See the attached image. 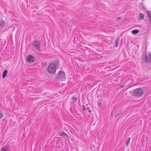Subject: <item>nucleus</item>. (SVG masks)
I'll return each instance as SVG.
<instances>
[{
  "mask_svg": "<svg viewBox=\"0 0 151 151\" xmlns=\"http://www.w3.org/2000/svg\"><path fill=\"white\" fill-rule=\"evenodd\" d=\"M121 17H118L117 18V19H121Z\"/></svg>",
  "mask_w": 151,
  "mask_h": 151,
  "instance_id": "nucleus-20",
  "label": "nucleus"
},
{
  "mask_svg": "<svg viewBox=\"0 0 151 151\" xmlns=\"http://www.w3.org/2000/svg\"><path fill=\"white\" fill-rule=\"evenodd\" d=\"M5 22L3 20L1 21V22L0 23V24L1 26H3L5 25Z\"/></svg>",
  "mask_w": 151,
  "mask_h": 151,
  "instance_id": "nucleus-14",
  "label": "nucleus"
},
{
  "mask_svg": "<svg viewBox=\"0 0 151 151\" xmlns=\"http://www.w3.org/2000/svg\"><path fill=\"white\" fill-rule=\"evenodd\" d=\"M89 107H87V108H86V109H89Z\"/></svg>",
  "mask_w": 151,
  "mask_h": 151,
  "instance_id": "nucleus-21",
  "label": "nucleus"
},
{
  "mask_svg": "<svg viewBox=\"0 0 151 151\" xmlns=\"http://www.w3.org/2000/svg\"><path fill=\"white\" fill-rule=\"evenodd\" d=\"M27 60L29 62H33L35 59L34 57L32 55H29L27 57Z\"/></svg>",
  "mask_w": 151,
  "mask_h": 151,
  "instance_id": "nucleus-6",
  "label": "nucleus"
},
{
  "mask_svg": "<svg viewBox=\"0 0 151 151\" xmlns=\"http://www.w3.org/2000/svg\"><path fill=\"white\" fill-rule=\"evenodd\" d=\"M140 17L141 18V19H143L144 17V15L142 13H140Z\"/></svg>",
  "mask_w": 151,
  "mask_h": 151,
  "instance_id": "nucleus-16",
  "label": "nucleus"
},
{
  "mask_svg": "<svg viewBox=\"0 0 151 151\" xmlns=\"http://www.w3.org/2000/svg\"><path fill=\"white\" fill-rule=\"evenodd\" d=\"M56 70V66L55 64L52 63L49 65L48 68V71L49 73L52 74L55 73Z\"/></svg>",
  "mask_w": 151,
  "mask_h": 151,
  "instance_id": "nucleus-2",
  "label": "nucleus"
},
{
  "mask_svg": "<svg viewBox=\"0 0 151 151\" xmlns=\"http://www.w3.org/2000/svg\"><path fill=\"white\" fill-rule=\"evenodd\" d=\"M3 116V115L2 112H0V119H1Z\"/></svg>",
  "mask_w": 151,
  "mask_h": 151,
  "instance_id": "nucleus-17",
  "label": "nucleus"
},
{
  "mask_svg": "<svg viewBox=\"0 0 151 151\" xmlns=\"http://www.w3.org/2000/svg\"><path fill=\"white\" fill-rule=\"evenodd\" d=\"M119 40H120V39H119V37H118L117 38L116 43L115 45V46L116 47H117L118 46V44L119 42Z\"/></svg>",
  "mask_w": 151,
  "mask_h": 151,
  "instance_id": "nucleus-10",
  "label": "nucleus"
},
{
  "mask_svg": "<svg viewBox=\"0 0 151 151\" xmlns=\"http://www.w3.org/2000/svg\"><path fill=\"white\" fill-rule=\"evenodd\" d=\"M98 106H101V102H99L98 104Z\"/></svg>",
  "mask_w": 151,
  "mask_h": 151,
  "instance_id": "nucleus-19",
  "label": "nucleus"
},
{
  "mask_svg": "<svg viewBox=\"0 0 151 151\" xmlns=\"http://www.w3.org/2000/svg\"><path fill=\"white\" fill-rule=\"evenodd\" d=\"M32 45L34 46V47L36 49L38 50H40V44L39 41L35 40L33 42Z\"/></svg>",
  "mask_w": 151,
  "mask_h": 151,
  "instance_id": "nucleus-5",
  "label": "nucleus"
},
{
  "mask_svg": "<svg viewBox=\"0 0 151 151\" xmlns=\"http://www.w3.org/2000/svg\"><path fill=\"white\" fill-rule=\"evenodd\" d=\"M1 151H8V149L5 147H2L1 148Z\"/></svg>",
  "mask_w": 151,
  "mask_h": 151,
  "instance_id": "nucleus-12",
  "label": "nucleus"
},
{
  "mask_svg": "<svg viewBox=\"0 0 151 151\" xmlns=\"http://www.w3.org/2000/svg\"><path fill=\"white\" fill-rule=\"evenodd\" d=\"M142 59L143 60L147 63L150 62L151 61V53H149L147 55L145 52L142 55Z\"/></svg>",
  "mask_w": 151,
  "mask_h": 151,
  "instance_id": "nucleus-3",
  "label": "nucleus"
},
{
  "mask_svg": "<svg viewBox=\"0 0 151 151\" xmlns=\"http://www.w3.org/2000/svg\"><path fill=\"white\" fill-rule=\"evenodd\" d=\"M144 93V90L142 88H139L136 89L133 92V95L137 97L142 96Z\"/></svg>",
  "mask_w": 151,
  "mask_h": 151,
  "instance_id": "nucleus-1",
  "label": "nucleus"
},
{
  "mask_svg": "<svg viewBox=\"0 0 151 151\" xmlns=\"http://www.w3.org/2000/svg\"><path fill=\"white\" fill-rule=\"evenodd\" d=\"M8 151H11V150H9Z\"/></svg>",
  "mask_w": 151,
  "mask_h": 151,
  "instance_id": "nucleus-24",
  "label": "nucleus"
},
{
  "mask_svg": "<svg viewBox=\"0 0 151 151\" xmlns=\"http://www.w3.org/2000/svg\"><path fill=\"white\" fill-rule=\"evenodd\" d=\"M56 77L59 80L63 81L65 78V72L63 71H59Z\"/></svg>",
  "mask_w": 151,
  "mask_h": 151,
  "instance_id": "nucleus-4",
  "label": "nucleus"
},
{
  "mask_svg": "<svg viewBox=\"0 0 151 151\" xmlns=\"http://www.w3.org/2000/svg\"><path fill=\"white\" fill-rule=\"evenodd\" d=\"M147 13L149 21L151 23V12L150 11H147Z\"/></svg>",
  "mask_w": 151,
  "mask_h": 151,
  "instance_id": "nucleus-7",
  "label": "nucleus"
},
{
  "mask_svg": "<svg viewBox=\"0 0 151 151\" xmlns=\"http://www.w3.org/2000/svg\"><path fill=\"white\" fill-rule=\"evenodd\" d=\"M72 99L74 102H75L77 100V98L75 97H73L72 98Z\"/></svg>",
  "mask_w": 151,
  "mask_h": 151,
  "instance_id": "nucleus-15",
  "label": "nucleus"
},
{
  "mask_svg": "<svg viewBox=\"0 0 151 151\" xmlns=\"http://www.w3.org/2000/svg\"><path fill=\"white\" fill-rule=\"evenodd\" d=\"M89 112H90V111H91V110H89Z\"/></svg>",
  "mask_w": 151,
  "mask_h": 151,
  "instance_id": "nucleus-23",
  "label": "nucleus"
},
{
  "mask_svg": "<svg viewBox=\"0 0 151 151\" xmlns=\"http://www.w3.org/2000/svg\"><path fill=\"white\" fill-rule=\"evenodd\" d=\"M139 32V30H138L135 29L133 30L132 32V33L133 34H136L138 33Z\"/></svg>",
  "mask_w": 151,
  "mask_h": 151,
  "instance_id": "nucleus-11",
  "label": "nucleus"
},
{
  "mask_svg": "<svg viewBox=\"0 0 151 151\" xmlns=\"http://www.w3.org/2000/svg\"><path fill=\"white\" fill-rule=\"evenodd\" d=\"M90 148H92V146H91L90 147Z\"/></svg>",
  "mask_w": 151,
  "mask_h": 151,
  "instance_id": "nucleus-22",
  "label": "nucleus"
},
{
  "mask_svg": "<svg viewBox=\"0 0 151 151\" xmlns=\"http://www.w3.org/2000/svg\"><path fill=\"white\" fill-rule=\"evenodd\" d=\"M7 72H8V71L7 70H6L4 71L3 74V76H2L3 78H4L6 77V75L7 74Z\"/></svg>",
  "mask_w": 151,
  "mask_h": 151,
  "instance_id": "nucleus-9",
  "label": "nucleus"
},
{
  "mask_svg": "<svg viewBox=\"0 0 151 151\" xmlns=\"http://www.w3.org/2000/svg\"><path fill=\"white\" fill-rule=\"evenodd\" d=\"M60 136L63 137H65V136H66L67 137H68V136L67 134L65 132H62L60 134Z\"/></svg>",
  "mask_w": 151,
  "mask_h": 151,
  "instance_id": "nucleus-8",
  "label": "nucleus"
},
{
  "mask_svg": "<svg viewBox=\"0 0 151 151\" xmlns=\"http://www.w3.org/2000/svg\"><path fill=\"white\" fill-rule=\"evenodd\" d=\"M130 139H131V138L129 137L127 139V142H126V145H127V146H128L129 144V142L130 141Z\"/></svg>",
  "mask_w": 151,
  "mask_h": 151,
  "instance_id": "nucleus-13",
  "label": "nucleus"
},
{
  "mask_svg": "<svg viewBox=\"0 0 151 151\" xmlns=\"http://www.w3.org/2000/svg\"><path fill=\"white\" fill-rule=\"evenodd\" d=\"M83 108L82 109V110L83 111H85L86 110L85 106H83Z\"/></svg>",
  "mask_w": 151,
  "mask_h": 151,
  "instance_id": "nucleus-18",
  "label": "nucleus"
}]
</instances>
